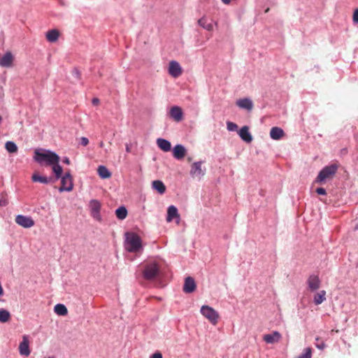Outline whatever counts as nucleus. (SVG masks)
<instances>
[{
  "instance_id": "15",
  "label": "nucleus",
  "mask_w": 358,
  "mask_h": 358,
  "mask_svg": "<svg viewBox=\"0 0 358 358\" xmlns=\"http://www.w3.org/2000/svg\"><path fill=\"white\" fill-rule=\"evenodd\" d=\"M196 289V283L192 277H187L185 278L183 291L185 293H192Z\"/></svg>"
},
{
  "instance_id": "25",
  "label": "nucleus",
  "mask_w": 358,
  "mask_h": 358,
  "mask_svg": "<svg viewBox=\"0 0 358 358\" xmlns=\"http://www.w3.org/2000/svg\"><path fill=\"white\" fill-rule=\"evenodd\" d=\"M97 172L100 178L107 179L111 177V173L105 166H99Z\"/></svg>"
},
{
  "instance_id": "27",
  "label": "nucleus",
  "mask_w": 358,
  "mask_h": 358,
  "mask_svg": "<svg viewBox=\"0 0 358 358\" xmlns=\"http://www.w3.org/2000/svg\"><path fill=\"white\" fill-rule=\"evenodd\" d=\"M31 180L35 182H41L43 184H48L51 180V178H48L45 176H41L37 173H34L31 176Z\"/></svg>"
},
{
  "instance_id": "22",
  "label": "nucleus",
  "mask_w": 358,
  "mask_h": 358,
  "mask_svg": "<svg viewBox=\"0 0 358 358\" xmlns=\"http://www.w3.org/2000/svg\"><path fill=\"white\" fill-rule=\"evenodd\" d=\"M157 144L158 147L164 152H169L171 149V143L164 138H158L157 140Z\"/></svg>"
},
{
  "instance_id": "42",
  "label": "nucleus",
  "mask_w": 358,
  "mask_h": 358,
  "mask_svg": "<svg viewBox=\"0 0 358 358\" xmlns=\"http://www.w3.org/2000/svg\"><path fill=\"white\" fill-rule=\"evenodd\" d=\"M126 151L127 152H131V145H129V144H126Z\"/></svg>"
},
{
  "instance_id": "28",
  "label": "nucleus",
  "mask_w": 358,
  "mask_h": 358,
  "mask_svg": "<svg viewBox=\"0 0 358 358\" xmlns=\"http://www.w3.org/2000/svg\"><path fill=\"white\" fill-rule=\"evenodd\" d=\"M115 215L119 220H124L127 216V210L124 206L119 207L115 210Z\"/></svg>"
},
{
  "instance_id": "16",
  "label": "nucleus",
  "mask_w": 358,
  "mask_h": 358,
  "mask_svg": "<svg viewBox=\"0 0 358 358\" xmlns=\"http://www.w3.org/2000/svg\"><path fill=\"white\" fill-rule=\"evenodd\" d=\"M187 151L182 145H176L173 150V155L176 159H182L186 155Z\"/></svg>"
},
{
  "instance_id": "1",
  "label": "nucleus",
  "mask_w": 358,
  "mask_h": 358,
  "mask_svg": "<svg viewBox=\"0 0 358 358\" xmlns=\"http://www.w3.org/2000/svg\"><path fill=\"white\" fill-rule=\"evenodd\" d=\"M125 236L124 248L126 250L134 253L139 252L142 250V241L138 235L133 232H127Z\"/></svg>"
},
{
  "instance_id": "10",
  "label": "nucleus",
  "mask_w": 358,
  "mask_h": 358,
  "mask_svg": "<svg viewBox=\"0 0 358 358\" xmlns=\"http://www.w3.org/2000/svg\"><path fill=\"white\" fill-rule=\"evenodd\" d=\"M169 73L173 78H178L182 73V70L176 61H171L169 63Z\"/></svg>"
},
{
  "instance_id": "32",
  "label": "nucleus",
  "mask_w": 358,
  "mask_h": 358,
  "mask_svg": "<svg viewBox=\"0 0 358 358\" xmlns=\"http://www.w3.org/2000/svg\"><path fill=\"white\" fill-rule=\"evenodd\" d=\"M5 148L10 153H15L17 151V146L13 141H7L5 144Z\"/></svg>"
},
{
  "instance_id": "26",
  "label": "nucleus",
  "mask_w": 358,
  "mask_h": 358,
  "mask_svg": "<svg viewBox=\"0 0 358 358\" xmlns=\"http://www.w3.org/2000/svg\"><path fill=\"white\" fill-rule=\"evenodd\" d=\"M152 188L162 194L166 192V186L161 180H154L152 183Z\"/></svg>"
},
{
  "instance_id": "36",
  "label": "nucleus",
  "mask_w": 358,
  "mask_h": 358,
  "mask_svg": "<svg viewBox=\"0 0 358 358\" xmlns=\"http://www.w3.org/2000/svg\"><path fill=\"white\" fill-rule=\"evenodd\" d=\"M227 127L229 131H236L238 129V125L232 122H227Z\"/></svg>"
},
{
  "instance_id": "24",
  "label": "nucleus",
  "mask_w": 358,
  "mask_h": 358,
  "mask_svg": "<svg viewBox=\"0 0 358 358\" xmlns=\"http://www.w3.org/2000/svg\"><path fill=\"white\" fill-rule=\"evenodd\" d=\"M59 36V32L57 29H51L46 33V39L50 42H56Z\"/></svg>"
},
{
  "instance_id": "2",
  "label": "nucleus",
  "mask_w": 358,
  "mask_h": 358,
  "mask_svg": "<svg viewBox=\"0 0 358 358\" xmlns=\"http://www.w3.org/2000/svg\"><path fill=\"white\" fill-rule=\"evenodd\" d=\"M339 165L337 163H333L329 166H324L318 173L315 180V183L322 185L329 180H331L335 176Z\"/></svg>"
},
{
  "instance_id": "33",
  "label": "nucleus",
  "mask_w": 358,
  "mask_h": 358,
  "mask_svg": "<svg viewBox=\"0 0 358 358\" xmlns=\"http://www.w3.org/2000/svg\"><path fill=\"white\" fill-rule=\"evenodd\" d=\"M52 171L55 173L56 178L59 179L61 178L62 173V168L59 163L52 164Z\"/></svg>"
},
{
  "instance_id": "6",
  "label": "nucleus",
  "mask_w": 358,
  "mask_h": 358,
  "mask_svg": "<svg viewBox=\"0 0 358 358\" xmlns=\"http://www.w3.org/2000/svg\"><path fill=\"white\" fill-rule=\"evenodd\" d=\"M89 206L91 216L98 222H101L102 218L100 214L101 203L96 199H93L90 201Z\"/></svg>"
},
{
  "instance_id": "44",
  "label": "nucleus",
  "mask_w": 358,
  "mask_h": 358,
  "mask_svg": "<svg viewBox=\"0 0 358 358\" xmlns=\"http://www.w3.org/2000/svg\"><path fill=\"white\" fill-rule=\"evenodd\" d=\"M103 145H104L103 142V141H101V142L99 143V146H100L101 148H103Z\"/></svg>"
},
{
  "instance_id": "47",
  "label": "nucleus",
  "mask_w": 358,
  "mask_h": 358,
  "mask_svg": "<svg viewBox=\"0 0 358 358\" xmlns=\"http://www.w3.org/2000/svg\"><path fill=\"white\" fill-rule=\"evenodd\" d=\"M49 358H54V357H49Z\"/></svg>"
},
{
  "instance_id": "46",
  "label": "nucleus",
  "mask_w": 358,
  "mask_h": 358,
  "mask_svg": "<svg viewBox=\"0 0 358 358\" xmlns=\"http://www.w3.org/2000/svg\"><path fill=\"white\" fill-rule=\"evenodd\" d=\"M268 10H269V8H267V9L265 10V12H266V13H267V12H268Z\"/></svg>"
},
{
  "instance_id": "13",
  "label": "nucleus",
  "mask_w": 358,
  "mask_h": 358,
  "mask_svg": "<svg viewBox=\"0 0 358 358\" xmlns=\"http://www.w3.org/2000/svg\"><path fill=\"white\" fill-rule=\"evenodd\" d=\"M281 334L278 331H273L272 334H265L263 336V340L269 344L278 343L281 339Z\"/></svg>"
},
{
  "instance_id": "3",
  "label": "nucleus",
  "mask_w": 358,
  "mask_h": 358,
  "mask_svg": "<svg viewBox=\"0 0 358 358\" xmlns=\"http://www.w3.org/2000/svg\"><path fill=\"white\" fill-rule=\"evenodd\" d=\"M34 154V160L41 164L51 166L52 164L59 163V157L56 153L50 150L40 152L36 150Z\"/></svg>"
},
{
  "instance_id": "18",
  "label": "nucleus",
  "mask_w": 358,
  "mask_h": 358,
  "mask_svg": "<svg viewBox=\"0 0 358 358\" xmlns=\"http://www.w3.org/2000/svg\"><path fill=\"white\" fill-rule=\"evenodd\" d=\"M171 117L176 122H180L182 119V111L179 106H173L170 110Z\"/></svg>"
},
{
  "instance_id": "43",
  "label": "nucleus",
  "mask_w": 358,
  "mask_h": 358,
  "mask_svg": "<svg viewBox=\"0 0 358 358\" xmlns=\"http://www.w3.org/2000/svg\"><path fill=\"white\" fill-rule=\"evenodd\" d=\"M64 162L66 164H70V160L69 158L66 157L64 159Z\"/></svg>"
},
{
  "instance_id": "40",
  "label": "nucleus",
  "mask_w": 358,
  "mask_h": 358,
  "mask_svg": "<svg viewBox=\"0 0 358 358\" xmlns=\"http://www.w3.org/2000/svg\"><path fill=\"white\" fill-rule=\"evenodd\" d=\"M150 358H163L162 355L160 352H156L152 354Z\"/></svg>"
},
{
  "instance_id": "8",
  "label": "nucleus",
  "mask_w": 358,
  "mask_h": 358,
  "mask_svg": "<svg viewBox=\"0 0 358 358\" xmlns=\"http://www.w3.org/2000/svg\"><path fill=\"white\" fill-rule=\"evenodd\" d=\"M202 162H194L191 165L190 175L193 178L200 179L205 173V171L202 169Z\"/></svg>"
},
{
  "instance_id": "41",
  "label": "nucleus",
  "mask_w": 358,
  "mask_h": 358,
  "mask_svg": "<svg viewBox=\"0 0 358 358\" xmlns=\"http://www.w3.org/2000/svg\"><path fill=\"white\" fill-rule=\"evenodd\" d=\"M99 99L98 98H94L92 101V103L94 106H98L99 104Z\"/></svg>"
},
{
  "instance_id": "17",
  "label": "nucleus",
  "mask_w": 358,
  "mask_h": 358,
  "mask_svg": "<svg viewBox=\"0 0 358 358\" xmlns=\"http://www.w3.org/2000/svg\"><path fill=\"white\" fill-rule=\"evenodd\" d=\"M238 134L241 139L246 143H250L252 141V137L249 132L248 126H243L238 131Z\"/></svg>"
},
{
  "instance_id": "31",
  "label": "nucleus",
  "mask_w": 358,
  "mask_h": 358,
  "mask_svg": "<svg viewBox=\"0 0 358 358\" xmlns=\"http://www.w3.org/2000/svg\"><path fill=\"white\" fill-rule=\"evenodd\" d=\"M10 314L5 309H0V322L5 323L10 320Z\"/></svg>"
},
{
  "instance_id": "35",
  "label": "nucleus",
  "mask_w": 358,
  "mask_h": 358,
  "mask_svg": "<svg viewBox=\"0 0 358 358\" xmlns=\"http://www.w3.org/2000/svg\"><path fill=\"white\" fill-rule=\"evenodd\" d=\"M316 341H317V343H315V346L318 349H320V350L324 349V348L326 347V345L322 341L320 340V338L319 337L316 338Z\"/></svg>"
},
{
  "instance_id": "20",
  "label": "nucleus",
  "mask_w": 358,
  "mask_h": 358,
  "mask_svg": "<svg viewBox=\"0 0 358 358\" xmlns=\"http://www.w3.org/2000/svg\"><path fill=\"white\" fill-rule=\"evenodd\" d=\"M180 215L178 212V209L174 206H171L168 208L167 210V217H166V221L170 222H171L174 218H179Z\"/></svg>"
},
{
  "instance_id": "14",
  "label": "nucleus",
  "mask_w": 358,
  "mask_h": 358,
  "mask_svg": "<svg viewBox=\"0 0 358 358\" xmlns=\"http://www.w3.org/2000/svg\"><path fill=\"white\" fill-rule=\"evenodd\" d=\"M19 351L21 355L29 356L30 355L29 340L27 336H23L22 341L19 345Z\"/></svg>"
},
{
  "instance_id": "9",
  "label": "nucleus",
  "mask_w": 358,
  "mask_h": 358,
  "mask_svg": "<svg viewBox=\"0 0 358 358\" xmlns=\"http://www.w3.org/2000/svg\"><path fill=\"white\" fill-rule=\"evenodd\" d=\"M15 222L24 228H30L34 225V221L31 217L22 215L16 216Z\"/></svg>"
},
{
  "instance_id": "45",
  "label": "nucleus",
  "mask_w": 358,
  "mask_h": 358,
  "mask_svg": "<svg viewBox=\"0 0 358 358\" xmlns=\"http://www.w3.org/2000/svg\"><path fill=\"white\" fill-rule=\"evenodd\" d=\"M1 121H2V117H1V116H0V124L1 123Z\"/></svg>"
},
{
  "instance_id": "11",
  "label": "nucleus",
  "mask_w": 358,
  "mask_h": 358,
  "mask_svg": "<svg viewBox=\"0 0 358 358\" xmlns=\"http://www.w3.org/2000/svg\"><path fill=\"white\" fill-rule=\"evenodd\" d=\"M13 55L11 53V52L8 51L0 59V66L10 68L13 66Z\"/></svg>"
},
{
  "instance_id": "12",
  "label": "nucleus",
  "mask_w": 358,
  "mask_h": 358,
  "mask_svg": "<svg viewBox=\"0 0 358 358\" xmlns=\"http://www.w3.org/2000/svg\"><path fill=\"white\" fill-rule=\"evenodd\" d=\"M307 284L310 290L315 291L318 289L320 287V280L318 275H310L307 280Z\"/></svg>"
},
{
  "instance_id": "29",
  "label": "nucleus",
  "mask_w": 358,
  "mask_h": 358,
  "mask_svg": "<svg viewBox=\"0 0 358 358\" xmlns=\"http://www.w3.org/2000/svg\"><path fill=\"white\" fill-rule=\"evenodd\" d=\"M199 24L203 29L208 31H212L213 29V25L211 22H208V20L205 17H202L198 21Z\"/></svg>"
},
{
  "instance_id": "21",
  "label": "nucleus",
  "mask_w": 358,
  "mask_h": 358,
  "mask_svg": "<svg viewBox=\"0 0 358 358\" xmlns=\"http://www.w3.org/2000/svg\"><path fill=\"white\" fill-rule=\"evenodd\" d=\"M284 135V131L280 127H272L270 131V136L273 140H279L283 137Z\"/></svg>"
},
{
  "instance_id": "30",
  "label": "nucleus",
  "mask_w": 358,
  "mask_h": 358,
  "mask_svg": "<svg viewBox=\"0 0 358 358\" xmlns=\"http://www.w3.org/2000/svg\"><path fill=\"white\" fill-rule=\"evenodd\" d=\"M54 310L58 315L64 316L68 313L66 307L64 305L60 303L57 304L55 306Z\"/></svg>"
},
{
  "instance_id": "39",
  "label": "nucleus",
  "mask_w": 358,
  "mask_h": 358,
  "mask_svg": "<svg viewBox=\"0 0 358 358\" xmlns=\"http://www.w3.org/2000/svg\"><path fill=\"white\" fill-rule=\"evenodd\" d=\"M315 192L320 195H325L327 194L325 189L323 187L317 188Z\"/></svg>"
},
{
  "instance_id": "37",
  "label": "nucleus",
  "mask_w": 358,
  "mask_h": 358,
  "mask_svg": "<svg viewBox=\"0 0 358 358\" xmlns=\"http://www.w3.org/2000/svg\"><path fill=\"white\" fill-rule=\"evenodd\" d=\"M352 20L355 23H358V8L355 9L354 11Z\"/></svg>"
},
{
  "instance_id": "38",
  "label": "nucleus",
  "mask_w": 358,
  "mask_h": 358,
  "mask_svg": "<svg viewBox=\"0 0 358 358\" xmlns=\"http://www.w3.org/2000/svg\"><path fill=\"white\" fill-rule=\"evenodd\" d=\"M80 143L83 146H87L89 144V140L86 137H81L80 138Z\"/></svg>"
},
{
  "instance_id": "5",
  "label": "nucleus",
  "mask_w": 358,
  "mask_h": 358,
  "mask_svg": "<svg viewBox=\"0 0 358 358\" xmlns=\"http://www.w3.org/2000/svg\"><path fill=\"white\" fill-rule=\"evenodd\" d=\"M201 313L213 325L217 324L219 314L215 309L208 306H203L201 308Z\"/></svg>"
},
{
  "instance_id": "19",
  "label": "nucleus",
  "mask_w": 358,
  "mask_h": 358,
  "mask_svg": "<svg viewBox=\"0 0 358 358\" xmlns=\"http://www.w3.org/2000/svg\"><path fill=\"white\" fill-rule=\"evenodd\" d=\"M236 105L241 108L251 110L253 108L252 101L247 98L239 99L236 101Z\"/></svg>"
},
{
  "instance_id": "4",
  "label": "nucleus",
  "mask_w": 358,
  "mask_h": 358,
  "mask_svg": "<svg viewBox=\"0 0 358 358\" xmlns=\"http://www.w3.org/2000/svg\"><path fill=\"white\" fill-rule=\"evenodd\" d=\"M159 266L156 262H150L145 266L143 271V277L146 280H152L156 278L159 273Z\"/></svg>"
},
{
  "instance_id": "23",
  "label": "nucleus",
  "mask_w": 358,
  "mask_h": 358,
  "mask_svg": "<svg viewBox=\"0 0 358 358\" xmlns=\"http://www.w3.org/2000/svg\"><path fill=\"white\" fill-rule=\"evenodd\" d=\"M326 300V291L321 290L317 292L313 297V302L315 305H320Z\"/></svg>"
},
{
  "instance_id": "7",
  "label": "nucleus",
  "mask_w": 358,
  "mask_h": 358,
  "mask_svg": "<svg viewBox=\"0 0 358 358\" xmlns=\"http://www.w3.org/2000/svg\"><path fill=\"white\" fill-rule=\"evenodd\" d=\"M62 185L59 187V192H70L73 189L72 177L69 173H65L61 180Z\"/></svg>"
},
{
  "instance_id": "34",
  "label": "nucleus",
  "mask_w": 358,
  "mask_h": 358,
  "mask_svg": "<svg viewBox=\"0 0 358 358\" xmlns=\"http://www.w3.org/2000/svg\"><path fill=\"white\" fill-rule=\"evenodd\" d=\"M312 357V348H306L304 349L303 352L295 358H311Z\"/></svg>"
}]
</instances>
